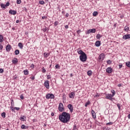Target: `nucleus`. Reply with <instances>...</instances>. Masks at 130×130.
Returning a JSON list of instances; mask_svg holds the SVG:
<instances>
[{"mask_svg": "<svg viewBox=\"0 0 130 130\" xmlns=\"http://www.w3.org/2000/svg\"><path fill=\"white\" fill-rule=\"evenodd\" d=\"M64 28H65L66 29H69V25H66V26H64Z\"/></svg>", "mask_w": 130, "mask_h": 130, "instance_id": "nucleus-56", "label": "nucleus"}, {"mask_svg": "<svg viewBox=\"0 0 130 130\" xmlns=\"http://www.w3.org/2000/svg\"><path fill=\"white\" fill-rule=\"evenodd\" d=\"M90 103H91L89 101H87V102H86L85 104V106L86 107H87L88 106V105H89L90 104Z\"/></svg>", "mask_w": 130, "mask_h": 130, "instance_id": "nucleus-34", "label": "nucleus"}, {"mask_svg": "<svg viewBox=\"0 0 130 130\" xmlns=\"http://www.w3.org/2000/svg\"><path fill=\"white\" fill-rule=\"evenodd\" d=\"M9 14H11V15H16L17 14V11L15 10H10Z\"/></svg>", "mask_w": 130, "mask_h": 130, "instance_id": "nucleus-18", "label": "nucleus"}, {"mask_svg": "<svg viewBox=\"0 0 130 130\" xmlns=\"http://www.w3.org/2000/svg\"><path fill=\"white\" fill-rule=\"evenodd\" d=\"M12 62H13V63H14V64L17 63V62H18V59L15 58V60H13Z\"/></svg>", "mask_w": 130, "mask_h": 130, "instance_id": "nucleus-31", "label": "nucleus"}, {"mask_svg": "<svg viewBox=\"0 0 130 130\" xmlns=\"http://www.w3.org/2000/svg\"><path fill=\"white\" fill-rule=\"evenodd\" d=\"M118 87H121V85L120 84H119L118 85Z\"/></svg>", "mask_w": 130, "mask_h": 130, "instance_id": "nucleus-63", "label": "nucleus"}, {"mask_svg": "<svg viewBox=\"0 0 130 130\" xmlns=\"http://www.w3.org/2000/svg\"><path fill=\"white\" fill-rule=\"evenodd\" d=\"M42 73H46V70H45V69H44V67H43V68H42Z\"/></svg>", "mask_w": 130, "mask_h": 130, "instance_id": "nucleus-39", "label": "nucleus"}, {"mask_svg": "<svg viewBox=\"0 0 130 130\" xmlns=\"http://www.w3.org/2000/svg\"><path fill=\"white\" fill-rule=\"evenodd\" d=\"M81 32H82V31H81V30H77V34H80V33H81Z\"/></svg>", "mask_w": 130, "mask_h": 130, "instance_id": "nucleus-51", "label": "nucleus"}, {"mask_svg": "<svg viewBox=\"0 0 130 130\" xmlns=\"http://www.w3.org/2000/svg\"><path fill=\"white\" fill-rule=\"evenodd\" d=\"M35 67V65H34L33 63L30 65V68H31V69H34Z\"/></svg>", "mask_w": 130, "mask_h": 130, "instance_id": "nucleus-46", "label": "nucleus"}, {"mask_svg": "<svg viewBox=\"0 0 130 130\" xmlns=\"http://www.w3.org/2000/svg\"><path fill=\"white\" fill-rule=\"evenodd\" d=\"M3 48H4V46L0 44V50H3Z\"/></svg>", "mask_w": 130, "mask_h": 130, "instance_id": "nucleus-48", "label": "nucleus"}, {"mask_svg": "<svg viewBox=\"0 0 130 130\" xmlns=\"http://www.w3.org/2000/svg\"><path fill=\"white\" fill-rule=\"evenodd\" d=\"M112 97H113L111 94H109V93H107L106 94V99H108L109 100H110L111 101H112L113 98H112Z\"/></svg>", "mask_w": 130, "mask_h": 130, "instance_id": "nucleus-6", "label": "nucleus"}, {"mask_svg": "<svg viewBox=\"0 0 130 130\" xmlns=\"http://www.w3.org/2000/svg\"><path fill=\"white\" fill-rule=\"evenodd\" d=\"M75 92H72L71 93H69V96L71 99H74L75 96Z\"/></svg>", "mask_w": 130, "mask_h": 130, "instance_id": "nucleus-9", "label": "nucleus"}, {"mask_svg": "<svg viewBox=\"0 0 130 130\" xmlns=\"http://www.w3.org/2000/svg\"><path fill=\"white\" fill-rule=\"evenodd\" d=\"M95 46H96V47H99V46L101 45V42H100V41H96L95 42Z\"/></svg>", "mask_w": 130, "mask_h": 130, "instance_id": "nucleus-15", "label": "nucleus"}, {"mask_svg": "<svg viewBox=\"0 0 130 130\" xmlns=\"http://www.w3.org/2000/svg\"><path fill=\"white\" fill-rule=\"evenodd\" d=\"M125 64H126V67H127L128 68H130V62L129 61L126 62L125 63Z\"/></svg>", "mask_w": 130, "mask_h": 130, "instance_id": "nucleus-33", "label": "nucleus"}, {"mask_svg": "<svg viewBox=\"0 0 130 130\" xmlns=\"http://www.w3.org/2000/svg\"><path fill=\"white\" fill-rule=\"evenodd\" d=\"M14 109H16V110H20V108L14 107Z\"/></svg>", "mask_w": 130, "mask_h": 130, "instance_id": "nucleus-54", "label": "nucleus"}, {"mask_svg": "<svg viewBox=\"0 0 130 130\" xmlns=\"http://www.w3.org/2000/svg\"><path fill=\"white\" fill-rule=\"evenodd\" d=\"M130 38V34L126 35L123 36V39L126 40V39H129Z\"/></svg>", "mask_w": 130, "mask_h": 130, "instance_id": "nucleus-14", "label": "nucleus"}, {"mask_svg": "<svg viewBox=\"0 0 130 130\" xmlns=\"http://www.w3.org/2000/svg\"><path fill=\"white\" fill-rule=\"evenodd\" d=\"M44 86L47 89H49V81L48 80L45 81Z\"/></svg>", "mask_w": 130, "mask_h": 130, "instance_id": "nucleus-8", "label": "nucleus"}, {"mask_svg": "<svg viewBox=\"0 0 130 130\" xmlns=\"http://www.w3.org/2000/svg\"><path fill=\"white\" fill-rule=\"evenodd\" d=\"M62 99L63 100H66V94H63V96H62Z\"/></svg>", "mask_w": 130, "mask_h": 130, "instance_id": "nucleus-44", "label": "nucleus"}, {"mask_svg": "<svg viewBox=\"0 0 130 130\" xmlns=\"http://www.w3.org/2000/svg\"><path fill=\"white\" fill-rule=\"evenodd\" d=\"M42 19H47V16H43V17H42Z\"/></svg>", "mask_w": 130, "mask_h": 130, "instance_id": "nucleus-55", "label": "nucleus"}, {"mask_svg": "<svg viewBox=\"0 0 130 130\" xmlns=\"http://www.w3.org/2000/svg\"><path fill=\"white\" fill-rule=\"evenodd\" d=\"M105 58V55L104 54V53L101 54L99 56V59L100 60L102 59V60H103Z\"/></svg>", "mask_w": 130, "mask_h": 130, "instance_id": "nucleus-11", "label": "nucleus"}, {"mask_svg": "<svg viewBox=\"0 0 130 130\" xmlns=\"http://www.w3.org/2000/svg\"><path fill=\"white\" fill-rule=\"evenodd\" d=\"M20 22V20H17L16 21V23H17V24H18V23H19Z\"/></svg>", "mask_w": 130, "mask_h": 130, "instance_id": "nucleus-60", "label": "nucleus"}, {"mask_svg": "<svg viewBox=\"0 0 130 130\" xmlns=\"http://www.w3.org/2000/svg\"><path fill=\"white\" fill-rule=\"evenodd\" d=\"M21 3H22V1H21V0H17L16 1V4H17V5H20V4H21Z\"/></svg>", "mask_w": 130, "mask_h": 130, "instance_id": "nucleus-38", "label": "nucleus"}, {"mask_svg": "<svg viewBox=\"0 0 130 130\" xmlns=\"http://www.w3.org/2000/svg\"><path fill=\"white\" fill-rule=\"evenodd\" d=\"M47 30V28H46V27L43 29V31H44V32H46Z\"/></svg>", "mask_w": 130, "mask_h": 130, "instance_id": "nucleus-52", "label": "nucleus"}, {"mask_svg": "<svg viewBox=\"0 0 130 130\" xmlns=\"http://www.w3.org/2000/svg\"><path fill=\"white\" fill-rule=\"evenodd\" d=\"M24 75H29V71L27 70H25L23 71Z\"/></svg>", "mask_w": 130, "mask_h": 130, "instance_id": "nucleus-23", "label": "nucleus"}, {"mask_svg": "<svg viewBox=\"0 0 130 130\" xmlns=\"http://www.w3.org/2000/svg\"><path fill=\"white\" fill-rule=\"evenodd\" d=\"M18 46L19 48H20V49H23V48L24 47V46L23 45V43H19Z\"/></svg>", "mask_w": 130, "mask_h": 130, "instance_id": "nucleus-19", "label": "nucleus"}, {"mask_svg": "<svg viewBox=\"0 0 130 130\" xmlns=\"http://www.w3.org/2000/svg\"><path fill=\"white\" fill-rule=\"evenodd\" d=\"M122 68V64H119V69H121Z\"/></svg>", "mask_w": 130, "mask_h": 130, "instance_id": "nucleus-53", "label": "nucleus"}, {"mask_svg": "<svg viewBox=\"0 0 130 130\" xmlns=\"http://www.w3.org/2000/svg\"><path fill=\"white\" fill-rule=\"evenodd\" d=\"M77 129V125H74L73 126V130H76Z\"/></svg>", "mask_w": 130, "mask_h": 130, "instance_id": "nucleus-49", "label": "nucleus"}, {"mask_svg": "<svg viewBox=\"0 0 130 130\" xmlns=\"http://www.w3.org/2000/svg\"><path fill=\"white\" fill-rule=\"evenodd\" d=\"M47 79H48V80H50V79H51V76H50V75H47Z\"/></svg>", "mask_w": 130, "mask_h": 130, "instance_id": "nucleus-42", "label": "nucleus"}, {"mask_svg": "<svg viewBox=\"0 0 130 130\" xmlns=\"http://www.w3.org/2000/svg\"><path fill=\"white\" fill-rule=\"evenodd\" d=\"M4 73V69H0V74H3Z\"/></svg>", "mask_w": 130, "mask_h": 130, "instance_id": "nucleus-47", "label": "nucleus"}, {"mask_svg": "<svg viewBox=\"0 0 130 130\" xmlns=\"http://www.w3.org/2000/svg\"><path fill=\"white\" fill-rule=\"evenodd\" d=\"M58 109L60 112H62V111H64V108H63V104L61 103L59 104V106Z\"/></svg>", "mask_w": 130, "mask_h": 130, "instance_id": "nucleus-3", "label": "nucleus"}, {"mask_svg": "<svg viewBox=\"0 0 130 130\" xmlns=\"http://www.w3.org/2000/svg\"><path fill=\"white\" fill-rule=\"evenodd\" d=\"M80 60L81 61H82V62H84V61H86L87 60V54H86V53L80 55L79 56Z\"/></svg>", "mask_w": 130, "mask_h": 130, "instance_id": "nucleus-2", "label": "nucleus"}, {"mask_svg": "<svg viewBox=\"0 0 130 130\" xmlns=\"http://www.w3.org/2000/svg\"><path fill=\"white\" fill-rule=\"evenodd\" d=\"M21 128H22V129H26V125H24V124H22L21 126Z\"/></svg>", "mask_w": 130, "mask_h": 130, "instance_id": "nucleus-32", "label": "nucleus"}, {"mask_svg": "<svg viewBox=\"0 0 130 130\" xmlns=\"http://www.w3.org/2000/svg\"><path fill=\"white\" fill-rule=\"evenodd\" d=\"M78 54H80L81 55H82V54H84L85 53L82 50H80L78 51Z\"/></svg>", "mask_w": 130, "mask_h": 130, "instance_id": "nucleus-20", "label": "nucleus"}, {"mask_svg": "<svg viewBox=\"0 0 130 130\" xmlns=\"http://www.w3.org/2000/svg\"><path fill=\"white\" fill-rule=\"evenodd\" d=\"M69 16H70V14H69V13H66V17H67V18H68L69 17Z\"/></svg>", "mask_w": 130, "mask_h": 130, "instance_id": "nucleus-57", "label": "nucleus"}, {"mask_svg": "<svg viewBox=\"0 0 130 130\" xmlns=\"http://www.w3.org/2000/svg\"><path fill=\"white\" fill-rule=\"evenodd\" d=\"M106 72V73H108V74H111V73H112V68L111 67L107 68Z\"/></svg>", "mask_w": 130, "mask_h": 130, "instance_id": "nucleus-12", "label": "nucleus"}, {"mask_svg": "<svg viewBox=\"0 0 130 130\" xmlns=\"http://www.w3.org/2000/svg\"><path fill=\"white\" fill-rule=\"evenodd\" d=\"M55 68H56V69H59V65H58V64H56Z\"/></svg>", "mask_w": 130, "mask_h": 130, "instance_id": "nucleus-50", "label": "nucleus"}, {"mask_svg": "<svg viewBox=\"0 0 130 130\" xmlns=\"http://www.w3.org/2000/svg\"><path fill=\"white\" fill-rule=\"evenodd\" d=\"M54 95L52 93H48L46 95V99H54Z\"/></svg>", "mask_w": 130, "mask_h": 130, "instance_id": "nucleus-5", "label": "nucleus"}, {"mask_svg": "<svg viewBox=\"0 0 130 130\" xmlns=\"http://www.w3.org/2000/svg\"><path fill=\"white\" fill-rule=\"evenodd\" d=\"M111 62H112V61L111 60H108L107 61V63H108V64H111Z\"/></svg>", "mask_w": 130, "mask_h": 130, "instance_id": "nucleus-37", "label": "nucleus"}, {"mask_svg": "<svg viewBox=\"0 0 130 130\" xmlns=\"http://www.w3.org/2000/svg\"><path fill=\"white\" fill-rule=\"evenodd\" d=\"M117 107L118 108L119 110H120V106H121V105L120 104H117Z\"/></svg>", "mask_w": 130, "mask_h": 130, "instance_id": "nucleus-41", "label": "nucleus"}, {"mask_svg": "<svg viewBox=\"0 0 130 130\" xmlns=\"http://www.w3.org/2000/svg\"><path fill=\"white\" fill-rule=\"evenodd\" d=\"M11 48L12 46H11L10 45H7L6 46V51H8V52H9L11 51Z\"/></svg>", "mask_w": 130, "mask_h": 130, "instance_id": "nucleus-13", "label": "nucleus"}, {"mask_svg": "<svg viewBox=\"0 0 130 130\" xmlns=\"http://www.w3.org/2000/svg\"><path fill=\"white\" fill-rule=\"evenodd\" d=\"M111 93H112V94H111V95L113 97L115 95V90H111Z\"/></svg>", "mask_w": 130, "mask_h": 130, "instance_id": "nucleus-28", "label": "nucleus"}, {"mask_svg": "<svg viewBox=\"0 0 130 130\" xmlns=\"http://www.w3.org/2000/svg\"><path fill=\"white\" fill-rule=\"evenodd\" d=\"M11 106L10 107V109H12L13 107L15 106V104H14V100L13 99H11Z\"/></svg>", "mask_w": 130, "mask_h": 130, "instance_id": "nucleus-16", "label": "nucleus"}, {"mask_svg": "<svg viewBox=\"0 0 130 130\" xmlns=\"http://www.w3.org/2000/svg\"><path fill=\"white\" fill-rule=\"evenodd\" d=\"M95 32H96V29L95 28L88 29L87 31H85V34L87 35H89L90 33H95Z\"/></svg>", "mask_w": 130, "mask_h": 130, "instance_id": "nucleus-4", "label": "nucleus"}, {"mask_svg": "<svg viewBox=\"0 0 130 130\" xmlns=\"http://www.w3.org/2000/svg\"><path fill=\"white\" fill-rule=\"evenodd\" d=\"M39 3L40 5H44V4H45V2L43 1H39Z\"/></svg>", "mask_w": 130, "mask_h": 130, "instance_id": "nucleus-36", "label": "nucleus"}, {"mask_svg": "<svg viewBox=\"0 0 130 130\" xmlns=\"http://www.w3.org/2000/svg\"><path fill=\"white\" fill-rule=\"evenodd\" d=\"M102 37V36H101V35L99 34L96 35V38L99 40H100V38H101Z\"/></svg>", "mask_w": 130, "mask_h": 130, "instance_id": "nucleus-21", "label": "nucleus"}, {"mask_svg": "<svg viewBox=\"0 0 130 130\" xmlns=\"http://www.w3.org/2000/svg\"><path fill=\"white\" fill-rule=\"evenodd\" d=\"M58 25V21H55L54 22V26H57Z\"/></svg>", "mask_w": 130, "mask_h": 130, "instance_id": "nucleus-45", "label": "nucleus"}, {"mask_svg": "<svg viewBox=\"0 0 130 130\" xmlns=\"http://www.w3.org/2000/svg\"><path fill=\"white\" fill-rule=\"evenodd\" d=\"M124 30L127 32L128 31V30H129V27H128V26H125L124 27Z\"/></svg>", "mask_w": 130, "mask_h": 130, "instance_id": "nucleus-35", "label": "nucleus"}, {"mask_svg": "<svg viewBox=\"0 0 130 130\" xmlns=\"http://www.w3.org/2000/svg\"><path fill=\"white\" fill-rule=\"evenodd\" d=\"M91 114L93 118H96V113H95V111H94V110H91Z\"/></svg>", "mask_w": 130, "mask_h": 130, "instance_id": "nucleus-17", "label": "nucleus"}, {"mask_svg": "<svg viewBox=\"0 0 130 130\" xmlns=\"http://www.w3.org/2000/svg\"><path fill=\"white\" fill-rule=\"evenodd\" d=\"M50 54V53H44V57H48V56H49Z\"/></svg>", "mask_w": 130, "mask_h": 130, "instance_id": "nucleus-26", "label": "nucleus"}, {"mask_svg": "<svg viewBox=\"0 0 130 130\" xmlns=\"http://www.w3.org/2000/svg\"><path fill=\"white\" fill-rule=\"evenodd\" d=\"M9 6H10V3H9V2H7L6 3V5H5L4 4H1V8H3V9H6V7H9Z\"/></svg>", "mask_w": 130, "mask_h": 130, "instance_id": "nucleus-10", "label": "nucleus"}, {"mask_svg": "<svg viewBox=\"0 0 130 130\" xmlns=\"http://www.w3.org/2000/svg\"><path fill=\"white\" fill-rule=\"evenodd\" d=\"M20 99H21V100H23V99H24V94L20 95Z\"/></svg>", "mask_w": 130, "mask_h": 130, "instance_id": "nucleus-43", "label": "nucleus"}, {"mask_svg": "<svg viewBox=\"0 0 130 130\" xmlns=\"http://www.w3.org/2000/svg\"><path fill=\"white\" fill-rule=\"evenodd\" d=\"M43 126H46V124L44 123Z\"/></svg>", "mask_w": 130, "mask_h": 130, "instance_id": "nucleus-64", "label": "nucleus"}, {"mask_svg": "<svg viewBox=\"0 0 130 130\" xmlns=\"http://www.w3.org/2000/svg\"><path fill=\"white\" fill-rule=\"evenodd\" d=\"M51 116H54V113H51Z\"/></svg>", "mask_w": 130, "mask_h": 130, "instance_id": "nucleus-61", "label": "nucleus"}, {"mask_svg": "<svg viewBox=\"0 0 130 130\" xmlns=\"http://www.w3.org/2000/svg\"><path fill=\"white\" fill-rule=\"evenodd\" d=\"M15 55H18L20 53V51L19 50H16L15 51Z\"/></svg>", "mask_w": 130, "mask_h": 130, "instance_id": "nucleus-29", "label": "nucleus"}, {"mask_svg": "<svg viewBox=\"0 0 130 130\" xmlns=\"http://www.w3.org/2000/svg\"><path fill=\"white\" fill-rule=\"evenodd\" d=\"M25 118H26V117L25 116H23L22 117H20V120H22V121H25Z\"/></svg>", "mask_w": 130, "mask_h": 130, "instance_id": "nucleus-24", "label": "nucleus"}, {"mask_svg": "<svg viewBox=\"0 0 130 130\" xmlns=\"http://www.w3.org/2000/svg\"><path fill=\"white\" fill-rule=\"evenodd\" d=\"M59 119L63 123H67L71 119V114L67 112H63L59 115Z\"/></svg>", "mask_w": 130, "mask_h": 130, "instance_id": "nucleus-1", "label": "nucleus"}, {"mask_svg": "<svg viewBox=\"0 0 130 130\" xmlns=\"http://www.w3.org/2000/svg\"><path fill=\"white\" fill-rule=\"evenodd\" d=\"M30 79H31V80H35V77H30Z\"/></svg>", "mask_w": 130, "mask_h": 130, "instance_id": "nucleus-59", "label": "nucleus"}, {"mask_svg": "<svg viewBox=\"0 0 130 130\" xmlns=\"http://www.w3.org/2000/svg\"><path fill=\"white\" fill-rule=\"evenodd\" d=\"M98 15V12L97 11H94L92 15L93 16V17H96V16H97Z\"/></svg>", "mask_w": 130, "mask_h": 130, "instance_id": "nucleus-25", "label": "nucleus"}, {"mask_svg": "<svg viewBox=\"0 0 130 130\" xmlns=\"http://www.w3.org/2000/svg\"><path fill=\"white\" fill-rule=\"evenodd\" d=\"M1 116H2L3 118H6V113L5 112L2 113L1 114Z\"/></svg>", "mask_w": 130, "mask_h": 130, "instance_id": "nucleus-30", "label": "nucleus"}, {"mask_svg": "<svg viewBox=\"0 0 130 130\" xmlns=\"http://www.w3.org/2000/svg\"><path fill=\"white\" fill-rule=\"evenodd\" d=\"M87 75L88 76H89V77L92 76V71L90 70V71H88L87 72Z\"/></svg>", "mask_w": 130, "mask_h": 130, "instance_id": "nucleus-27", "label": "nucleus"}, {"mask_svg": "<svg viewBox=\"0 0 130 130\" xmlns=\"http://www.w3.org/2000/svg\"><path fill=\"white\" fill-rule=\"evenodd\" d=\"M67 107L69 108L70 112H73V111H74V107H73V105L69 104Z\"/></svg>", "mask_w": 130, "mask_h": 130, "instance_id": "nucleus-7", "label": "nucleus"}, {"mask_svg": "<svg viewBox=\"0 0 130 130\" xmlns=\"http://www.w3.org/2000/svg\"><path fill=\"white\" fill-rule=\"evenodd\" d=\"M12 111H15V108H14V107H12V109H11Z\"/></svg>", "mask_w": 130, "mask_h": 130, "instance_id": "nucleus-58", "label": "nucleus"}, {"mask_svg": "<svg viewBox=\"0 0 130 130\" xmlns=\"http://www.w3.org/2000/svg\"><path fill=\"white\" fill-rule=\"evenodd\" d=\"M4 41V37L3 35H0V43H2V42H3Z\"/></svg>", "mask_w": 130, "mask_h": 130, "instance_id": "nucleus-22", "label": "nucleus"}, {"mask_svg": "<svg viewBox=\"0 0 130 130\" xmlns=\"http://www.w3.org/2000/svg\"><path fill=\"white\" fill-rule=\"evenodd\" d=\"M127 117H128V119H130V114H129L128 115Z\"/></svg>", "mask_w": 130, "mask_h": 130, "instance_id": "nucleus-62", "label": "nucleus"}, {"mask_svg": "<svg viewBox=\"0 0 130 130\" xmlns=\"http://www.w3.org/2000/svg\"><path fill=\"white\" fill-rule=\"evenodd\" d=\"M113 123V122H110L107 123L106 125H112Z\"/></svg>", "mask_w": 130, "mask_h": 130, "instance_id": "nucleus-40", "label": "nucleus"}]
</instances>
